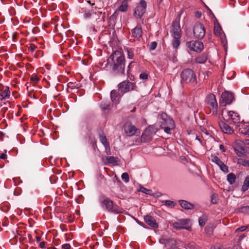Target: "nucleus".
<instances>
[{"label": "nucleus", "mask_w": 249, "mask_h": 249, "mask_svg": "<svg viewBox=\"0 0 249 249\" xmlns=\"http://www.w3.org/2000/svg\"><path fill=\"white\" fill-rule=\"evenodd\" d=\"M125 60L122 53L120 51H115L109 56L105 68L107 71H112L116 73H123L124 70Z\"/></svg>", "instance_id": "f257e3e1"}, {"label": "nucleus", "mask_w": 249, "mask_h": 249, "mask_svg": "<svg viewBox=\"0 0 249 249\" xmlns=\"http://www.w3.org/2000/svg\"><path fill=\"white\" fill-rule=\"evenodd\" d=\"M102 207L110 213L115 214L123 213V210L120 208L110 199L106 197L101 201Z\"/></svg>", "instance_id": "f03ea898"}, {"label": "nucleus", "mask_w": 249, "mask_h": 249, "mask_svg": "<svg viewBox=\"0 0 249 249\" xmlns=\"http://www.w3.org/2000/svg\"><path fill=\"white\" fill-rule=\"evenodd\" d=\"M181 81L186 83L196 82V76L193 70L190 69L184 70L180 74Z\"/></svg>", "instance_id": "7ed1b4c3"}, {"label": "nucleus", "mask_w": 249, "mask_h": 249, "mask_svg": "<svg viewBox=\"0 0 249 249\" xmlns=\"http://www.w3.org/2000/svg\"><path fill=\"white\" fill-rule=\"evenodd\" d=\"M227 115L223 117V118L230 124H239L240 122V116L239 114L233 111H226Z\"/></svg>", "instance_id": "20e7f679"}, {"label": "nucleus", "mask_w": 249, "mask_h": 249, "mask_svg": "<svg viewBox=\"0 0 249 249\" xmlns=\"http://www.w3.org/2000/svg\"><path fill=\"white\" fill-rule=\"evenodd\" d=\"M156 132V129L155 127L150 125L146 128L141 136V142H150Z\"/></svg>", "instance_id": "39448f33"}, {"label": "nucleus", "mask_w": 249, "mask_h": 249, "mask_svg": "<svg viewBox=\"0 0 249 249\" xmlns=\"http://www.w3.org/2000/svg\"><path fill=\"white\" fill-rule=\"evenodd\" d=\"M173 227L177 230L186 229L190 231L191 229V221L188 218L179 219L178 222L173 224Z\"/></svg>", "instance_id": "423d86ee"}, {"label": "nucleus", "mask_w": 249, "mask_h": 249, "mask_svg": "<svg viewBox=\"0 0 249 249\" xmlns=\"http://www.w3.org/2000/svg\"><path fill=\"white\" fill-rule=\"evenodd\" d=\"M194 35L196 38L202 39L204 37L206 30L203 25L200 22L195 23L193 29Z\"/></svg>", "instance_id": "0eeeda50"}, {"label": "nucleus", "mask_w": 249, "mask_h": 249, "mask_svg": "<svg viewBox=\"0 0 249 249\" xmlns=\"http://www.w3.org/2000/svg\"><path fill=\"white\" fill-rule=\"evenodd\" d=\"M206 100L210 109L212 111L213 114L216 115L217 112L218 104L215 96L213 94H210L207 96Z\"/></svg>", "instance_id": "6e6552de"}, {"label": "nucleus", "mask_w": 249, "mask_h": 249, "mask_svg": "<svg viewBox=\"0 0 249 249\" xmlns=\"http://www.w3.org/2000/svg\"><path fill=\"white\" fill-rule=\"evenodd\" d=\"M186 45L191 51L200 52L203 49V44L199 41H191L186 43Z\"/></svg>", "instance_id": "1a4fd4ad"}, {"label": "nucleus", "mask_w": 249, "mask_h": 249, "mask_svg": "<svg viewBox=\"0 0 249 249\" xmlns=\"http://www.w3.org/2000/svg\"><path fill=\"white\" fill-rule=\"evenodd\" d=\"M119 91L124 94L134 89V84L128 81H124L118 85Z\"/></svg>", "instance_id": "9d476101"}, {"label": "nucleus", "mask_w": 249, "mask_h": 249, "mask_svg": "<svg viewBox=\"0 0 249 249\" xmlns=\"http://www.w3.org/2000/svg\"><path fill=\"white\" fill-rule=\"evenodd\" d=\"M222 104L226 106L227 105L231 104L234 99V95L232 93L225 91L221 95Z\"/></svg>", "instance_id": "9b49d317"}, {"label": "nucleus", "mask_w": 249, "mask_h": 249, "mask_svg": "<svg viewBox=\"0 0 249 249\" xmlns=\"http://www.w3.org/2000/svg\"><path fill=\"white\" fill-rule=\"evenodd\" d=\"M180 33L181 29L179 24L177 21L173 22L171 29L172 36L173 38H180L181 37Z\"/></svg>", "instance_id": "f8f14e48"}, {"label": "nucleus", "mask_w": 249, "mask_h": 249, "mask_svg": "<svg viewBox=\"0 0 249 249\" xmlns=\"http://www.w3.org/2000/svg\"><path fill=\"white\" fill-rule=\"evenodd\" d=\"M124 131L128 136H132L135 135L138 129L132 124L126 123L124 125Z\"/></svg>", "instance_id": "ddd939ff"}, {"label": "nucleus", "mask_w": 249, "mask_h": 249, "mask_svg": "<svg viewBox=\"0 0 249 249\" xmlns=\"http://www.w3.org/2000/svg\"><path fill=\"white\" fill-rule=\"evenodd\" d=\"M239 129V131L244 135L249 136V123L241 122L239 124L236 125Z\"/></svg>", "instance_id": "4468645a"}, {"label": "nucleus", "mask_w": 249, "mask_h": 249, "mask_svg": "<svg viewBox=\"0 0 249 249\" xmlns=\"http://www.w3.org/2000/svg\"><path fill=\"white\" fill-rule=\"evenodd\" d=\"M160 127L164 130V131L167 134H171V130L175 128V124L174 121L169 120L168 124H161Z\"/></svg>", "instance_id": "2eb2a0df"}, {"label": "nucleus", "mask_w": 249, "mask_h": 249, "mask_svg": "<svg viewBox=\"0 0 249 249\" xmlns=\"http://www.w3.org/2000/svg\"><path fill=\"white\" fill-rule=\"evenodd\" d=\"M219 126L221 130L226 134H231L233 133V129L226 123L221 121L219 123Z\"/></svg>", "instance_id": "dca6fc26"}, {"label": "nucleus", "mask_w": 249, "mask_h": 249, "mask_svg": "<svg viewBox=\"0 0 249 249\" xmlns=\"http://www.w3.org/2000/svg\"><path fill=\"white\" fill-rule=\"evenodd\" d=\"M144 220L145 222L151 228L156 229L158 227V224L156 221L151 216L147 215L144 216Z\"/></svg>", "instance_id": "f3484780"}, {"label": "nucleus", "mask_w": 249, "mask_h": 249, "mask_svg": "<svg viewBox=\"0 0 249 249\" xmlns=\"http://www.w3.org/2000/svg\"><path fill=\"white\" fill-rule=\"evenodd\" d=\"M10 95V91L8 87H3L0 89V100L9 99Z\"/></svg>", "instance_id": "a211bd4d"}, {"label": "nucleus", "mask_w": 249, "mask_h": 249, "mask_svg": "<svg viewBox=\"0 0 249 249\" xmlns=\"http://www.w3.org/2000/svg\"><path fill=\"white\" fill-rule=\"evenodd\" d=\"M160 243L164 244L166 248H172L173 246L176 245L175 240L172 238L164 239L163 238L160 240Z\"/></svg>", "instance_id": "6ab92c4d"}, {"label": "nucleus", "mask_w": 249, "mask_h": 249, "mask_svg": "<svg viewBox=\"0 0 249 249\" xmlns=\"http://www.w3.org/2000/svg\"><path fill=\"white\" fill-rule=\"evenodd\" d=\"M179 205L184 209L186 210H192L194 209V205L184 200H180L178 201Z\"/></svg>", "instance_id": "aec40b11"}, {"label": "nucleus", "mask_w": 249, "mask_h": 249, "mask_svg": "<svg viewBox=\"0 0 249 249\" xmlns=\"http://www.w3.org/2000/svg\"><path fill=\"white\" fill-rule=\"evenodd\" d=\"M131 37L134 41H139L140 39V28L137 26L132 30Z\"/></svg>", "instance_id": "412c9836"}, {"label": "nucleus", "mask_w": 249, "mask_h": 249, "mask_svg": "<svg viewBox=\"0 0 249 249\" xmlns=\"http://www.w3.org/2000/svg\"><path fill=\"white\" fill-rule=\"evenodd\" d=\"M159 116L160 117V118L162 120L161 122V124H168V122L169 120L173 121L172 119H171L170 117H169L167 114L163 112H161L159 114Z\"/></svg>", "instance_id": "4be33fe9"}, {"label": "nucleus", "mask_w": 249, "mask_h": 249, "mask_svg": "<svg viewBox=\"0 0 249 249\" xmlns=\"http://www.w3.org/2000/svg\"><path fill=\"white\" fill-rule=\"evenodd\" d=\"M110 97L112 102L117 104L120 98V95L116 90H113L111 91Z\"/></svg>", "instance_id": "5701e85b"}, {"label": "nucleus", "mask_w": 249, "mask_h": 249, "mask_svg": "<svg viewBox=\"0 0 249 249\" xmlns=\"http://www.w3.org/2000/svg\"><path fill=\"white\" fill-rule=\"evenodd\" d=\"M99 139L104 146L109 144V142L106 138V136L104 135V133H102L99 134Z\"/></svg>", "instance_id": "b1692460"}, {"label": "nucleus", "mask_w": 249, "mask_h": 249, "mask_svg": "<svg viewBox=\"0 0 249 249\" xmlns=\"http://www.w3.org/2000/svg\"><path fill=\"white\" fill-rule=\"evenodd\" d=\"M207 216L205 214H203L201 216L199 217V225L201 227H203L205 225L206 222L207 221Z\"/></svg>", "instance_id": "393cba45"}, {"label": "nucleus", "mask_w": 249, "mask_h": 249, "mask_svg": "<svg viewBox=\"0 0 249 249\" xmlns=\"http://www.w3.org/2000/svg\"><path fill=\"white\" fill-rule=\"evenodd\" d=\"M236 176L233 173H230L227 175V180L231 185L235 182Z\"/></svg>", "instance_id": "a878e982"}, {"label": "nucleus", "mask_w": 249, "mask_h": 249, "mask_svg": "<svg viewBox=\"0 0 249 249\" xmlns=\"http://www.w3.org/2000/svg\"><path fill=\"white\" fill-rule=\"evenodd\" d=\"M127 2L126 1L124 0L122 2L121 5L119 7V11L124 12L127 11Z\"/></svg>", "instance_id": "bb28decb"}, {"label": "nucleus", "mask_w": 249, "mask_h": 249, "mask_svg": "<svg viewBox=\"0 0 249 249\" xmlns=\"http://www.w3.org/2000/svg\"><path fill=\"white\" fill-rule=\"evenodd\" d=\"M211 160L219 166L220 164H221L223 162L220 159L216 156L212 155L211 156Z\"/></svg>", "instance_id": "cd10ccee"}, {"label": "nucleus", "mask_w": 249, "mask_h": 249, "mask_svg": "<svg viewBox=\"0 0 249 249\" xmlns=\"http://www.w3.org/2000/svg\"><path fill=\"white\" fill-rule=\"evenodd\" d=\"M105 164L115 163L117 161V158L113 156L107 157Z\"/></svg>", "instance_id": "c85d7f7f"}, {"label": "nucleus", "mask_w": 249, "mask_h": 249, "mask_svg": "<svg viewBox=\"0 0 249 249\" xmlns=\"http://www.w3.org/2000/svg\"><path fill=\"white\" fill-rule=\"evenodd\" d=\"M100 107L103 110H109L110 109V104L109 102H102L100 105Z\"/></svg>", "instance_id": "c756f323"}, {"label": "nucleus", "mask_w": 249, "mask_h": 249, "mask_svg": "<svg viewBox=\"0 0 249 249\" xmlns=\"http://www.w3.org/2000/svg\"><path fill=\"white\" fill-rule=\"evenodd\" d=\"M222 29L219 24H215L213 29L214 33L216 36H220Z\"/></svg>", "instance_id": "7c9ffc66"}, {"label": "nucleus", "mask_w": 249, "mask_h": 249, "mask_svg": "<svg viewBox=\"0 0 249 249\" xmlns=\"http://www.w3.org/2000/svg\"><path fill=\"white\" fill-rule=\"evenodd\" d=\"M68 87L71 89H78L80 87V85L78 83H74L72 82H70L68 84Z\"/></svg>", "instance_id": "2f4dec72"}, {"label": "nucleus", "mask_w": 249, "mask_h": 249, "mask_svg": "<svg viewBox=\"0 0 249 249\" xmlns=\"http://www.w3.org/2000/svg\"><path fill=\"white\" fill-rule=\"evenodd\" d=\"M218 195L217 194H213L211 196V202L213 204H216L218 203Z\"/></svg>", "instance_id": "473e14b6"}, {"label": "nucleus", "mask_w": 249, "mask_h": 249, "mask_svg": "<svg viewBox=\"0 0 249 249\" xmlns=\"http://www.w3.org/2000/svg\"><path fill=\"white\" fill-rule=\"evenodd\" d=\"M173 38L174 39L172 41L173 46L175 48H178L180 43V41L179 40L180 38Z\"/></svg>", "instance_id": "72a5a7b5"}, {"label": "nucleus", "mask_w": 249, "mask_h": 249, "mask_svg": "<svg viewBox=\"0 0 249 249\" xmlns=\"http://www.w3.org/2000/svg\"><path fill=\"white\" fill-rule=\"evenodd\" d=\"M146 3L145 0H141V17L145 12Z\"/></svg>", "instance_id": "f704fd0d"}, {"label": "nucleus", "mask_w": 249, "mask_h": 249, "mask_svg": "<svg viewBox=\"0 0 249 249\" xmlns=\"http://www.w3.org/2000/svg\"><path fill=\"white\" fill-rule=\"evenodd\" d=\"M141 102H143L142 107L145 108L150 102V99L149 97H142V100L141 99Z\"/></svg>", "instance_id": "c9c22d12"}, {"label": "nucleus", "mask_w": 249, "mask_h": 249, "mask_svg": "<svg viewBox=\"0 0 249 249\" xmlns=\"http://www.w3.org/2000/svg\"><path fill=\"white\" fill-rule=\"evenodd\" d=\"M134 16L136 18H140V7L139 6L135 8L134 12Z\"/></svg>", "instance_id": "e433bc0d"}, {"label": "nucleus", "mask_w": 249, "mask_h": 249, "mask_svg": "<svg viewBox=\"0 0 249 249\" xmlns=\"http://www.w3.org/2000/svg\"><path fill=\"white\" fill-rule=\"evenodd\" d=\"M141 192H143L152 196H153L154 194V192L152 190L147 189L146 188H141Z\"/></svg>", "instance_id": "4c0bfd02"}, {"label": "nucleus", "mask_w": 249, "mask_h": 249, "mask_svg": "<svg viewBox=\"0 0 249 249\" xmlns=\"http://www.w3.org/2000/svg\"><path fill=\"white\" fill-rule=\"evenodd\" d=\"M218 166L219 167L221 171H222L224 173H227L228 172V167L223 162H222V164H220Z\"/></svg>", "instance_id": "58836bf2"}, {"label": "nucleus", "mask_w": 249, "mask_h": 249, "mask_svg": "<svg viewBox=\"0 0 249 249\" xmlns=\"http://www.w3.org/2000/svg\"><path fill=\"white\" fill-rule=\"evenodd\" d=\"M122 180L125 182H128L129 180V175L127 173H124L121 176Z\"/></svg>", "instance_id": "ea45409f"}, {"label": "nucleus", "mask_w": 249, "mask_h": 249, "mask_svg": "<svg viewBox=\"0 0 249 249\" xmlns=\"http://www.w3.org/2000/svg\"><path fill=\"white\" fill-rule=\"evenodd\" d=\"M238 163L246 166H249V160L240 159L238 160Z\"/></svg>", "instance_id": "a19ab883"}, {"label": "nucleus", "mask_w": 249, "mask_h": 249, "mask_svg": "<svg viewBox=\"0 0 249 249\" xmlns=\"http://www.w3.org/2000/svg\"><path fill=\"white\" fill-rule=\"evenodd\" d=\"M63 189H64V191L63 190H62L61 189V188H58V189L57 190V191H56V193L59 195H61L62 194V193L63 192H64V195L67 196H68V197H71V196L68 195L67 194V193L66 192V188H63Z\"/></svg>", "instance_id": "79ce46f5"}, {"label": "nucleus", "mask_w": 249, "mask_h": 249, "mask_svg": "<svg viewBox=\"0 0 249 249\" xmlns=\"http://www.w3.org/2000/svg\"><path fill=\"white\" fill-rule=\"evenodd\" d=\"M188 247L190 249H201L199 246H196L194 242L189 243L188 244Z\"/></svg>", "instance_id": "37998d69"}, {"label": "nucleus", "mask_w": 249, "mask_h": 249, "mask_svg": "<svg viewBox=\"0 0 249 249\" xmlns=\"http://www.w3.org/2000/svg\"><path fill=\"white\" fill-rule=\"evenodd\" d=\"M30 80L33 84H36L39 81V78L36 75L34 74L31 77Z\"/></svg>", "instance_id": "c03bdc74"}, {"label": "nucleus", "mask_w": 249, "mask_h": 249, "mask_svg": "<svg viewBox=\"0 0 249 249\" xmlns=\"http://www.w3.org/2000/svg\"><path fill=\"white\" fill-rule=\"evenodd\" d=\"M163 202L168 207H174L175 206L174 202L171 200H165Z\"/></svg>", "instance_id": "a18cd8bd"}, {"label": "nucleus", "mask_w": 249, "mask_h": 249, "mask_svg": "<svg viewBox=\"0 0 249 249\" xmlns=\"http://www.w3.org/2000/svg\"><path fill=\"white\" fill-rule=\"evenodd\" d=\"M21 188H16L14 191V195L18 196L20 195L21 194Z\"/></svg>", "instance_id": "49530a36"}, {"label": "nucleus", "mask_w": 249, "mask_h": 249, "mask_svg": "<svg viewBox=\"0 0 249 249\" xmlns=\"http://www.w3.org/2000/svg\"><path fill=\"white\" fill-rule=\"evenodd\" d=\"M94 13H95V12L93 11V10H92L91 11H89L85 13L84 15V17L85 18H87L90 17L92 14Z\"/></svg>", "instance_id": "de8ad7c7"}, {"label": "nucleus", "mask_w": 249, "mask_h": 249, "mask_svg": "<svg viewBox=\"0 0 249 249\" xmlns=\"http://www.w3.org/2000/svg\"><path fill=\"white\" fill-rule=\"evenodd\" d=\"M241 151H239L238 149H235V151L238 156L242 157L245 153V150L244 148H241Z\"/></svg>", "instance_id": "09e8293b"}, {"label": "nucleus", "mask_w": 249, "mask_h": 249, "mask_svg": "<svg viewBox=\"0 0 249 249\" xmlns=\"http://www.w3.org/2000/svg\"><path fill=\"white\" fill-rule=\"evenodd\" d=\"M242 187H249V176L246 177Z\"/></svg>", "instance_id": "8fccbe9b"}, {"label": "nucleus", "mask_w": 249, "mask_h": 249, "mask_svg": "<svg viewBox=\"0 0 249 249\" xmlns=\"http://www.w3.org/2000/svg\"><path fill=\"white\" fill-rule=\"evenodd\" d=\"M128 58L129 59H133L134 57V53L133 51L131 49L127 50Z\"/></svg>", "instance_id": "3c124183"}, {"label": "nucleus", "mask_w": 249, "mask_h": 249, "mask_svg": "<svg viewBox=\"0 0 249 249\" xmlns=\"http://www.w3.org/2000/svg\"><path fill=\"white\" fill-rule=\"evenodd\" d=\"M157 46V43L156 41H153L151 43L150 45V49L151 50H153L156 49Z\"/></svg>", "instance_id": "603ef678"}, {"label": "nucleus", "mask_w": 249, "mask_h": 249, "mask_svg": "<svg viewBox=\"0 0 249 249\" xmlns=\"http://www.w3.org/2000/svg\"><path fill=\"white\" fill-rule=\"evenodd\" d=\"M36 46L33 44H30V46L28 47V49L31 52H34V51L36 49Z\"/></svg>", "instance_id": "864d4df0"}, {"label": "nucleus", "mask_w": 249, "mask_h": 249, "mask_svg": "<svg viewBox=\"0 0 249 249\" xmlns=\"http://www.w3.org/2000/svg\"><path fill=\"white\" fill-rule=\"evenodd\" d=\"M248 226H241L239 227V228L237 229L235 231V232H238V231H245L247 228Z\"/></svg>", "instance_id": "5fc2aeb1"}, {"label": "nucleus", "mask_w": 249, "mask_h": 249, "mask_svg": "<svg viewBox=\"0 0 249 249\" xmlns=\"http://www.w3.org/2000/svg\"><path fill=\"white\" fill-rule=\"evenodd\" d=\"M105 151L107 155L111 154L110 147L109 144L105 146Z\"/></svg>", "instance_id": "6e6d98bb"}, {"label": "nucleus", "mask_w": 249, "mask_h": 249, "mask_svg": "<svg viewBox=\"0 0 249 249\" xmlns=\"http://www.w3.org/2000/svg\"><path fill=\"white\" fill-rule=\"evenodd\" d=\"M211 249H223V248L220 244H215L212 246Z\"/></svg>", "instance_id": "4d7b16f0"}, {"label": "nucleus", "mask_w": 249, "mask_h": 249, "mask_svg": "<svg viewBox=\"0 0 249 249\" xmlns=\"http://www.w3.org/2000/svg\"><path fill=\"white\" fill-rule=\"evenodd\" d=\"M148 74L147 73H141V79H148Z\"/></svg>", "instance_id": "13d9d810"}, {"label": "nucleus", "mask_w": 249, "mask_h": 249, "mask_svg": "<svg viewBox=\"0 0 249 249\" xmlns=\"http://www.w3.org/2000/svg\"><path fill=\"white\" fill-rule=\"evenodd\" d=\"M242 211H244V212H246V213H248L249 214V206H246L243 207L242 208Z\"/></svg>", "instance_id": "bf43d9fd"}, {"label": "nucleus", "mask_w": 249, "mask_h": 249, "mask_svg": "<svg viewBox=\"0 0 249 249\" xmlns=\"http://www.w3.org/2000/svg\"><path fill=\"white\" fill-rule=\"evenodd\" d=\"M71 246L69 244H65L62 246V249H70Z\"/></svg>", "instance_id": "052dcab7"}, {"label": "nucleus", "mask_w": 249, "mask_h": 249, "mask_svg": "<svg viewBox=\"0 0 249 249\" xmlns=\"http://www.w3.org/2000/svg\"><path fill=\"white\" fill-rule=\"evenodd\" d=\"M246 237V235L244 233H242L241 235L238 236V241H240L242 240L244 237Z\"/></svg>", "instance_id": "680f3d73"}, {"label": "nucleus", "mask_w": 249, "mask_h": 249, "mask_svg": "<svg viewBox=\"0 0 249 249\" xmlns=\"http://www.w3.org/2000/svg\"><path fill=\"white\" fill-rule=\"evenodd\" d=\"M205 59H201V58L199 57L196 58V62L199 63H203L205 62Z\"/></svg>", "instance_id": "e2e57ef3"}, {"label": "nucleus", "mask_w": 249, "mask_h": 249, "mask_svg": "<svg viewBox=\"0 0 249 249\" xmlns=\"http://www.w3.org/2000/svg\"><path fill=\"white\" fill-rule=\"evenodd\" d=\"M161 196V194L159 192H154L153 196L155 197H159Z\"/></svg>", "instance_id": "0e129e2a"}, {"label": "nucleus", "mask_w": 249, "mask_h": 249, "mask_svg": "<svg viewBox=\"0 0 249 249\" xmlns=\"http://www.w3.org/2000/svg\"><path fill=\"white\" fill-rule=\"evenodd\" d=\"M45 242H41L39 244V247L40 248L44 249L45 248Z\"/></svg>", "instance_id": "69168bd1"}, {"label": "nucleus", "mask_w": 249, "mask_h": 249, "mask_svg": "<svg viewBox=\"0 0 249 249\" xmlns=\"http://www.w3.org/2000/svg\"><path fill=\"white\" fill-rule=\"evenodd\" d=\"M6 154L5 153H2L1 154H0V159H5L6 158Z\"/></svg>", "instance_id": "338daca9"}, {"label": "nucleus", "mask_w": 249, "mask_h": 249, "mask_svg": "<svg viewBox=\"0 0 249 249\" xmlns=\"http://www.w3.org/2000/svg\"><path fill=\"white\" fill-rule=\"evenodd\" d=\"M219 148L220 150H222L223 152H224L225 151V147L222 144H220L219 145Z\"/></svg>", "instance_id": "774afa93"}]
</instances>
